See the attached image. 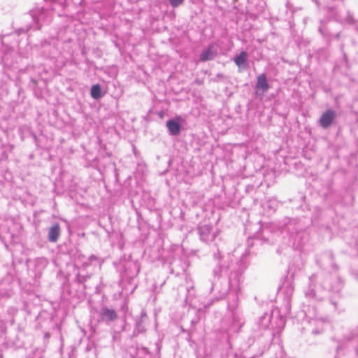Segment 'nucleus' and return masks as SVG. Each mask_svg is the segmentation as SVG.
<instances>
[{"label": "nucleus", "mask_w": 358, "mask_h": 358, "mask_svg": "<svg viewBox=\"0 0 358 358\" xmlns=\"http://www.w3.org/2000/svg\"><path fill=\"white\" fill-rule=\"evenodd\" d=\"M29 16L32 19V25L27 26L25 29L21 28L20 30L27 32L29 30L39 29L41 22H48L50 21L51 11L43 8L36 7L29 11Z\"/></svg>", "instance_id": "f257e3e1"}, {"label": "nucleus", "mask_w": 358, "mask_h": 358, "mask_svg": "<svg viewBox=\"0 0 358 358\" xmlns=\"http://www.w3.org/2000/svg\"><path fill=\"white\" fill-rule=\"evenodd\" d=\"M303 311L304 312L305 315L307 317V319L309 320V321H308L309 323L316 324L318 327L317 329H315L312 330L313 334H318L320 332H322L323 330L322 328V326L324 324V320L317 319V317L316 316V310H315V306H313L310 307V305L306 306L303 303Z\"/></svg>", "instance_id": "f03ea898"}, {"label": "nucleus", "mask_w": 358, "mask_h": 358, "mask_svg": "<svg viewBox=\"0 0 358 358\" xmlns=\"http://www.w3.org/2000/svg\"><path fill=\"white\" fill-rule=\"evenodd\" d=\"M198 230L200 239L206 243L214 241L216 236L219 234V231L217 230L214 231L212 226L208 224L200 226Z\"/></svg>", "instance_id": "7ed1b4c3"}, {"label": "nucleus", "mask_w": 358, "mask_h": 358, "mask_svg": "<svg viewBox=\"0 0 358 358\" xmlns=\"http://www.w3.org/2000/svg\"><path fill=\"white\" fill-rule=\"evenodd\" d=\"M100 320L102 322L109 324L114 322L117 319V314L116 311L108 307H103L99 311Z\"/></svg>", "instance_id": "20e7f679"}, {"label": "nucleus", "mask_w": 358, "mask_h": 358, "mask_svg": "<svg viewBox=\"0 0 358 358\" xmlns=\"http://www.w3.org/2000/svg\"><path fill=\"white\" fill-rule=\"evenodd\" d=\"M336 116V112L331 109L325 111L319 120L320 125L324 128H328Z\"/></svg>", "instance_id": "39448f33"}, {"label": "nucleus", "mask_w": 358, "mask_h": 358, "mask_svg": "<svg viewBox=\"0 0 358 358\" xmlns=\"http://www.w3.org/2000/svg\"><path fill=\"white\" fill-rule=\"evenodd\" d=\"M317 280V275L313 274L309 278V284L307 289L305 290V296L306 299L314 300L317 299V296L315 290V284Z\"/></svg>", "instance_id": "423d86ee"}, {"label": "nucleus", "mask_w": 358, "mask_h": 358, "mask_svg": "<svg viewBox=\"0 0 358 358\" xmlns=\"http://www.w3.org/2000/svg\"><path fill=\"white\" fill-rule=\"evenodd\" d=\"M216 55V50L214 44H210L203 50L200 55V60L203 62L212 60Z\"/></svg>", "instance_id": "0eeeda50"}, {"label": "nucleus", "mask_w": 358, "mask_h": 358, "mask_svg": "<svg viewBox=\"0 0 358 358\" xmlns=\"http://www.w3.org/2000/svg\"><path fill=\"white\" fill-rule=\"evenodd\" d=\"M166 127L170 135L177 136L180 134L181 125L176 120H169L166 122Z\"/></svg>", "instance_id": "6e6552de"}, {"label": "nucleus", "mask_w": 358, "mask_h": 358, "mask_svg": "<svg viewBox=\"0 0 358 358\" xmlns=\"http://www.w3.org/2000/svg\"><path fill=\"white\" fill-rule=\"evenodd\" d=\"M60 235V227L58 223L54 224L49 229L48 238L49 241L55 243Z\"/></svg>", "instance_id": "1a4fd4ad"}, {"label": "nucleus", "mask_w": 358, "mask_h": 358, "mask_svg": "<svg viewBox=\"0 0 358 358\" xmlns=\"http://www.w3.org/2000/svg\"><path fill=\"white\" fill-rule=\"evenodd\" d=\"M274 313L275 311H273L271 314L264 313L259 318L257 324L259 328L266 329L269 327L270 324H271V317Z\"/></svg>", "instance_id": "9d476101"}, {"label": "nucleus", "mask_w": 358, "mask_h": 358, "mask_svg": "<svg viewBox=\"0 0 358 358\" xmlns=\"http://www.w3.org/2000/svg\"><path fill=\"white\" fill-rule=\"evenodd\" d=\"M255 87L258 90H262L263 92L268 91L269 85L265 73H262L257 77Z\"/></svg>", "instance_id": "9b49d317"}, {"label": "nucleus", "mask_w": 358, "mask_h": 358, "mask_svg": "<svg viewBox=\"0 0 358 358\" xmlns=\"http://www.w3.org/2000/svg\"><path fill=\"white\" fill-rule=\"evenodd\" d=\"M145 317V313L142 312L140 320L136 322V328L134 331V335H138V334H141L145 331V327L144 325Z\"/></svg>", "instance_id": "f8f14e48"}, {"label": "nucleus", "mask_w": 358, "mask_h": 358, "mask_svg": "<svg viewBox=\"0 0 358 358\" xmlns=\"http://www.w3.org/2000/svg\"><path fill=\"white\" fill-rule=\"evenodd\" d=\"M248 55L246 52L243 51L240 55L234 57V61L235 64L238 66H243L246 65Z\"/></svg>", "instance_id": "ddd939ff"}, {"label": "nucleus", "mask_w": 358, "mask_h": 358, "mask_svg": "<svg viewBox=\"0 0 358 358\" xmlns=\"http://www.w3.org/2000/svg\"><path fill=\"white\" fill-rule=\"evenodd\" d=\"M91 96L94 99H99L102 96L101 90L99 85H94L90 91Z\"/></svg>", "instance_id": "4468645a"}, {"label": "nucleus", "mask_w": 358, "mask_h": 358, "mask_svg": "<svg viewBox=\"0 0 358 358\" xmlns=\"http://www.w3.org/2000/svg\"><path fill=\"white\" fill-rule=\"evenodd\" d=\"M282 291L285 293V296L288 301L293 294L294 288L290 284H287L283 286Z\"/></svg>", "instance_id": "2eb2a0df"}, {"label": "nucleus", "mask_w": 358, "mask_h": 358, "mask_svg": "<svg viewBox=\"0 0 358 358\" xmlns=\"http://www.w3.org/2000/svg\"><path fill=\"white\" fill-rule=\"evenodd\" d=\"M70 1L71 0H54L55 3H58L63 8L68 6Z\"/></svg>", "instance_id": "dca6fc26"}, {"label": "nucleus", "mask_w": 358, "mask_h": 358, "mask_svg": "<svg viewBox=\"0 0 358 358\" xmlns=\"http://www.w3.org/2000/svg\"><path fill=\"white\" fill-rule=\"evenodd\" d=\"M173 8L178 7L181 5L185 0H168Z\"/></svg>", "instance_id": "f3484780"}, {"label": "nucleus", "mask_w": 358, "mask_h": 358, "mask_svg": "<svg viewBox=\"0 0 358 358\" xmlns=\"http://www.w3.org/2000/svg\"><path fill=\"white\" fill-rule=\"evenodd\" d=\"M224 269V266L220 264L219 268H215L213 271L215 275H219L220 273H221Z\"/></svg>", "instance_id": "a211bd4d"}, {"label": "nucleus", "mask_w": 358, "mask_h": 358, "mask_svg": "<svg viewBox=\"0 0 358 358\" xmlns=\"http://www.w3.org/2000/svg\"><path fill=\"white\" fill-rule=\"evenodd\" d=\"M345 22L348 24H352L354 23L355 20L352 17V15L350 13H348L347 17L345 18Z\"/></svg>", "instance_id": "6ab92c4d"}, {"label": "nucleus", "mask_w": 358, "mask_h": 358, "mask_svg": "<svg viewBox=\"0 0 358 358\" xmlns=\"http://www.w3.org/2000/svg\"><path fill=\"white\" fill-rule=\"evenodd\" d=\"M214 257H215V259H217L218 263L220 264V258H221L220 252H218L217 253L215 254L214 255Z\"/></svg>", "instance_id": "aec40b11"}, {"label": "nucleus", "mask_w": 358, "mask_h": 358, "mask_svg": "<svg viewBox=\"0 0 358 358\" xmlns=\"http://www.w3.org/2000/svg\"><path fill=\"white\" fill-rule=\"evenodd\" d=\"M143 350H144L145 352H148V350H147V348H143Z\"/></svg>", "instance_id": "412c9836"}, {"label": "nucleus", "mask_w": 358, "mask_h": 358, "mask_svg": "<svg viewBox=\"0 0 358 358\" xmlns=\"http://www.w3.org/2000/svg\"><path fill=\"white\" fill-rule=\"evenodd\" d=\"M90 259H95V257L91 256Z\"/></svg>", "instance_id": "4be33fe9"}, {"label": "nucleus", "mask_w": 358, "mask_h": 358, "mask_svg": "<svg viewBox=\"0 0 358 358\" xmlns=\"http://www.w3.org/2000/svg\"><path fill=\"white\" fill-rule=\"evenodd\" d=\"M55 10V7H52V10L53 11Z\"/></svg>", "instance_id": "5701e85b"}, {"label": "nucleus", "mask_w": 358, "mask_h": 358, "mask_svg": "<svg viewBox=\"0 0 358 358\" xmlns=\"http://www.w3.org/2000/svg\"><path fill=\"white\" fill-rule=\"evenodd\" d=\"M357 352H358V350H357Z\"/></svg>", "instance_id": "b1692460"}]
</instances>
